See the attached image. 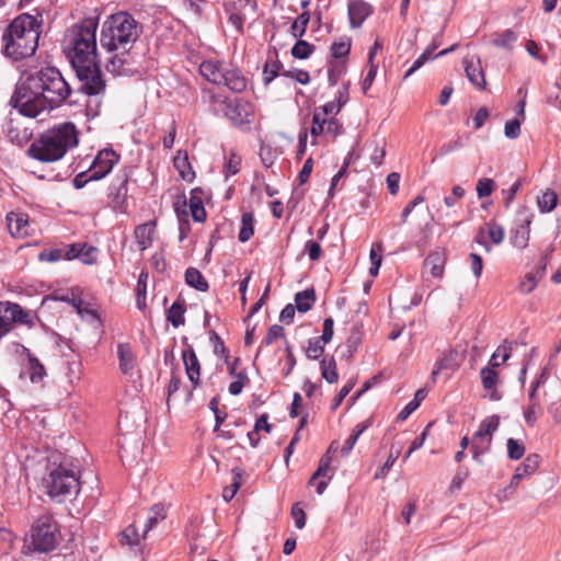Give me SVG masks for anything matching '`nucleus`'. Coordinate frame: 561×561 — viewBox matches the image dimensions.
<instances>
[{
    "instance_id": "1",
    "label": "nucleus",
    "mask_w": 561,
    "mask_h": 561,
    "mask_svg": "<svg viewBox=\"0 0 561 561\" xmlns=\"http://www.w3.org/2000/svg\"><path fill=\"white\" fill-rule=\"evenodd\" d=\"M70 92L60 71L55 67H45L26 76L18 84L11 104L24 116L35 118L47 108L61 104Z\"/></svg>"
},
{
    "instance_id": "2",
    "label": "nucleus",
    "mask_w": 561,
    "mask_h": 561,
    "mask_svg": "<svg viewBox=\"0 0 561 561\" xmlns=\"http://www.w3.org/2000/svg\"><path fill=\"white\" fill-rule=\"evenodd\" d=\"M42 22L34 15H18L2 34V53L13 60H22L35 54L42 33Z\"/></svg>"
},
{
    "instance_id": "3",
    "label": "nucleus",
    "mask_w": 561,
    "mask_h": 561,
    "mask_svg": "<svg viewBox=\"0 0 561 561\" xmlns=\"http://www.w3.org/2000/svg\"><path fill=\"white\" fill-rule=\"evenodd\" d=\"M78 131L72 123L58 124L41 134L26 150V154L43 163H53L77 147Z\"/></svg>"
},
{
    "instance_id": "4",
    "label": "nucleus",
    "mask_w": 561,
    "mask_h": 561,
    "mask_svg": "<svg viewBox=\"0 0 561 561\" xmlns=\"http://www.w3.org/2000/svg\"><path fill=\"white\" fill-rule=\"evenodd\" d=\"M99 18H85L69 27L64 37V51L72 66L96 60Z\"/></svg>"
},
{
    "instance_id": "5",
    "label": "nucleus",
    "mask_w": 561,
    "mask_h": 561,
    "mask_svg": "<svg viewBox=\"0 0 561 561\" xmlns=\"http://www.w3.org/2000/svg\"><path fill=\"white\" fill-rule=\"evenodd\" d=\"M141 33V26L128 12L110 15L103 23L100 43L110 53L129 51Z\"/></svg>"
},
{
    "instance_id": "6",
    "label": "nucleus",
    "mask_w": 561,
    "mask_h": 561,
    "mask_svg": "<svg viewBox=\"0 0 561 561\" xmlns=\"http://www.w3.org/2000/svg\"><path fill=\"white\" fill-rule=\"evenodd\" d=\"M42 484L48 496L56 502L65 501L67 496L77 494L80 489L78 471L68 460L50 462Z\"/></svg>"
},
{
    "instance_id": "7",
    "label": "nucleus",
    "mask_w": 561,
    "mask_h": 561,
    "mask_svg": "<svg viewBox=\"0 0 561 561\" xmlns=\"http://www.w3.org/2000/svg\"><path fill=\"white\" fill-rule=\"evenodd\" d=\"M199 73L207 81L224 85L232 92H242L247 88V80L241 71L230 68L217 60H205L199 66Z\"/></svg>"
},
{
    "instance_id": "8",
    "label": "nucleus",
    "mask_w": 561,
    "mask_h": 561,
    "mask_svg": "<svg viewBox=\"0 0 561 561\" xmlns=\"http://www.w3.org/2000/svg\"><path fill=\"white\" fill-rule=\"evenodd\" d=\"M77 72V77L81 82V91L89 96L99 98L105 93V80L103 79L102 71L96 64L92 60L90 64H82L72 66Z\"/></svg>"
},
{
    "instance_id": "9",
    "label": "nucleus",
    "mask_w": 561,
    "mask_h": 561,
    "mask_svg": "<svg viewBox=\"0 0 561 561\" xmlns=\"http://www.w3.org/2000/svg\"><path fill=\"white\" fill-rule=\"evenodd\" d=\"M57 525L50 516L39 517L32 527V545L38 552H49L57 543Z\"/></svg>"
},
{
    "instance_id": "10",
    "label": "nucleus",
    "mask_w": 561,
    "mask_h": 561,
    "mask_svg": "<svg viewBox=\"0 0 561 561\" xmlns=\"http://www.w3.org/2000/svg\"><path fill=\"white\" fill-rule=\"evenodd\" d=\"M127 182L126 173L118 174L111 187L110 192V207L117 211L127 213Z\"/></svg>"
},
{
    "instance_id": "11",
    "label": "nucleus",
    "mask_w": 561,
    "mask_h": 561,
    "mask_svg": "<svg viewBox=\"0 0 561 561\" xmlns=\"http://www.w3.org/2000/svg\"><path fill=\"white\" fill-rule=\"evenodd\" d=\"M118 156L112 149L101 150L95 157L91 167L90 180H101L111 172L113 167L118 162Z\"/></svg>"
},
{
    "instance_id": "12",
    "label": "nucleus",
    "mask_w": 561,
    "mask_h": 561,
    "mask_svg": "<svg viewBox=\"0 0 561 561\" xmlns=\"http://www.w3.org/2000/svg\"><path fill=\"white\" fill-rule=\"evenodd\" d=\"M465 71L468 80L479 90H484L486 85L484 70L478 56H471L463 59Z\"/></svg>"
},
{
    "instance_id": "13",
    "label": "nucleus",
    "mask_w": 561,
    "mask_h": 561,
    "mask_svg": "<svg viewBox=\"0 0 561 561\" xmlns=\"http://www.w3.org/2000/svg\"><path fill=\"white\" fill-rule=\"evenodd\" d=\"M226 116L233 123L241 124L249 122L252 116V106L249 102L236 99L226 104Z\"/></svg>"
},
{
    "instance_id": "14",
    "label": "nucleus",
    "mask_w": 561,
    "mask_h": 561,
    "mask_svg": "<svg viewBox=\"0 0 561 561\" xmlns=\"http://www.w3.org/2000/svg\"><path fill=\"white\" fill-rule=\"evenodd\" d=\"M371 12V5L364 0H350L348 19L351 26L359 27Z\"/></svg>"
},
{
    "instance_id": "15",
    "label": "nucleus",
    "mask_w": 561,
    "mask_h": 561,
    "mask_svg": "<svg viewBox=\"0 0 561 561\" xmlns=\"http://www.w3.org/2000/svg\"><path fill=\"white\" fill-rule=\"evenodd\" d=\"M182 359L188 380L194 387L199 385L201 364L192 346L182 352Z\"/></svg>"
},
{
    "instance_id": "16",
    "label": "nucleus",
    "mask_w": 561,
    "mask_h": 561,
    "mask_svg": "<svg viewBox=\"0 0 561 561\" xmlns=\"http://www.w3.org/2000/svg\"><path fill=\"white\" fill-rule=\"evenodd\" d=\"M531 219L533 215H526L520 219V224L512 230L511 242L515 248L522 250L528 245Z\"/></svg>"
},
{
    "instance_id": "17",
    "label": "nucleus",
    "mask_w": 561,
    "mask_h": 561,
    "mask_svg": "<svg viewBox=\"0 0 561 561\" xmlns=\"http://www.w3.org/2000/svg\"><path fill=\"white\" fill-rule=\"evenodd\" d=\"M480 376L483 388L488 391V398L491 401H500L502 393L496 388L499 374L494 370V367H483L480 371Z\"/></svg>"
},
{
    "instance_id": "18",
    "label": "nucleus",
    "mask_w": 561,
    "mask_h": 561,
    "mask_svg": "<svg viewBox=\"0 0 561 561\" xmlns=\"http://www.w3.org/2000/svg\"><path fill=\"white\" fill-rule=\"evenodd\" d=\"M461 358L458 351L449 348L444 352L437 359L435 367L432 371V378L435 380L436 376L445 370H455L460 365Z\"/></svg>"
},
{
    "instance_id": "19",
    "label": "nucleus",
    "mask_w": 561,
    "mask_h": 561,
    "mask_svg": "<svg viewBox=\"0 0 561 561\" xmlns=\"http://www.w3.org/2000/svg\"><path fill=\"white\" fill-rule=\"evenodd\" d=\"M7 225L13 237L24 238L28 236V218L22 213H10L7 215Z\"/></svg>"
},
{
    "instance_id": "20",
    "label": "nucleus",
    "mask_w": 561,
    "mask_h": 561,
    "mask_svg": "<svg viewBox=\"0 0 561 561\" xmlns=\"http://www.w3.org/2000/svg\"><path fill=\"white\" fill-rule=\"evenodd\" d=\"M446 264V253L442 248H436L430 252L424 261L425 267H430L431 274L436 278H442Z\"/></svg>"
},
{
    "instance_id": "21",
    "label": "nucleus",
    "mask_w": 561,
    "mask_h": 561,
    "mask_svg": "<svg viewBox=\"0 0 561 561\" xmlns=\"http://www.w3.org/2000/svg\"><path fill=\"white\" fill-rule=\"evenodd\" d=\"M540 457L537 454L528 455L524 461L515 469V472L511 479L512 482L519 484V481L533 474L539 467Z\"/></svg>"
},
{
    "instance_id": "22",
    "label": "nucleus",
    "mask_w": 561,
    "mask_h": 561,
    "mask_svg": "<svg viewBox=\"0 0 561 561\" xmlns=\"http://www.w3.org/2000/svg\"><path fill=\"white\" fill-rule=\"evenodd\" d=\"M127 54L128 51L121 50L119 54L111 56L105 65L106 70L115 76L128 75L131 69L129 68L130 62Z\"/></svg>"
},
{
    "instance_id": "23",
    "label": "nucleus",
    "mask_w": 561,
    "mask_h": 561,
    "mask_svg": "<svg viewBox=\"0 0 561 561\" xmlns=\"http://www.w3.org/2000/svg\"><path fill=\"white\" fill-rule=\"evenodd\" d=\"M485 231L491 239V241L494 244H500L504 239V229L502 226L495 224V222H489L486 224L485 228H481L476 237V241L480 244L485 245V250L489 252L491 251V248L485 244L484 238H485Z\"/></svg>"
},
{
    "instance_id": "24",
    "label": "nucleus",
    "mask_w": 561,
    "mask_h": 561,
    "mask_svg": "<svg viewBox=\"0 0 561 561\" xmlns=\"http://www.w3.org/2000/svg\"><path fill=\"white\" fill-rule=\"evenodd\" d=\"M518 35L515 31L507 28L502 32L491 34L490 43L497 48L511 51L517 42Z\"/></svg>"
},
{
    "instance_id": "25",
    "label": "nucleus",
    "mask_w": 561,
    "mask_h": 561,
    "mask_svg": "<svg viewBox=\"0 0 561 561\" xmlns=\"http://www.w3.org/2000/svg\"><path fill=\"white\" fill-rule=\"evenodd\" d=\"M3 319L8 320V332L12 329L14 322L26 323L30 314L24 311L18 304L8 302L4 306Z\"/></svg>"
},
{
    "instance_id": "26",
    "label": "nucleus",
    "mask_w": 561,
    "mask_h": 561,
    "mask_svg": "<svg viewBox=\"0 0 561 561\" xmlns=\"http://www.w3.org/2000/svg\"><path fill=\"white\" fill-rule=\"evenodd\" d=\"M156 231V226L153 222H146L139 225L135 229V237L140 250H146L151 247L153 241V236Z\"/></svg>"
},
{
    "instance_id": "27",
    "label": "nucleus",
    "mask_w": 561,
    "mask_h": 561,
    "mask_svg": "<svg viewBox=\"0 0 561 561\" xmlns=\"http://www.w3.org/2000/svg\"><path fill=\"white\" fill-rule=\"evenodd\" d=\"M96 249L88 244H73L69 252V259L79 257L85 264H94L96 262Z\"/></svg>"
},
{
    "instance_id": "28",
    "label": "nucleus",
    "mask_w": 561,
    "mask_h": 561,
    "mask_svg": "<svg viewBox=\"0 0 561 561\" xmlns=\"http://www.w3.org/2000/svg\"><path fill=\"white\" fill-rule=\"evenodd\" d=\"M117 355L121 371L125 375L130 374L135 366V355L129 344H118Z\"/></svg>"
},
{
    "instance_id": "29",
    "label": "nucleus",
    "mask_w": 561,
    "mask_h": 561,
    "mask_svg": "<svg viewBox=\"0 0 561 561\" xmlns=\"http://www.w3.org/2000/svg\"><path fill=\"white\" fill-rule=\"evenodd\" d=\"M500 425V417L497 415H491L483 420L476 433L477 438H486L488 446L491 444L492 434L497 430Z\"/></svg>"
},
{
    "instance_id": "30",
    "label": "nucleus",
    "mask_w": 561,
    "mask_h": 561,
    "mask_svg": "<svg viewBox=\"0 0 561 561\" xmlns=\"http://www.w3.org/2000/svg\"><path fill=\"white\" fill-rule=\"evenodd\" d=\"M316 301V293L313 288H308L299 291L295 296L296 308L299 312L309 311Z\"/></svg>"
},
{
    "instance_id": "31",
    "label": "nucleus",
    "mask_w": 561,
    "mask_h": 561,
    "mask_svg": "<svg viewBox=\"0 0 561 561\" xmlns=\"http://www.w3.org/2000/svg\"><path fill=\"white\" fill-rule=\"evenodd\" d=\"M558 204V195L554 191L547 188L537 197V206L540 213L552 211Z\"/></svg>"
},
{
    "instance_id": "32",
    "label": "nucleus",
    "mask_w": 561,
    "mask_h": 561,
    "mask_svg": "<svg viewBox=\"0 0 561 561\" xmlns=\"http://www.w3.org/2000/svg\"><path fill=\"white\" fill-rule=\"evenodd\" d=\"M185 282L188 286L199 290L206 291L208 289V283L202 273L195 267H188L185 272Z\"/></svg>"
},
{
    "instance_id": "33",
    "label": "nucleus",
    "mask_w": 561,
    "mask_h": 561,
    "mask_svg": "<svg viewBox=\"0 0 561 561\" xmlns=\"http://www.w3.org/2000/svg\"><path fill=\"white\" fill-rule=\"evenodd\" d=\"M26 373L30 375V380L33 383L42 382L46 375L44 366L38 362L36 357L32 356L31 354H28Z\"/></svg>"
},
{
    "instance_id": "34",
    "label": "nucleus",
    "mask_w": 561,
    "mask_h": 561,
    "mask_svg": "<svg viewBox=\"0 0 561 561\" xmlns=\"http://www.w3.org/2000/svg\"><path fill=\"white\" fill-rule=\"evenodd\" d=\"M320 369L322 377L329 382V383H335L339 379V374L336 370V363L333 357H324L320 362Z\"/></svg>"
},
{
    "instance_id": "35",
    "label": "nucleus",
    "mask_w": 561,
    "mask_h": 561,
    "mask_svg": "<svg viewBox=\"0 0 561 561\" xmlns=\"http://www.w3.org/2000/svg\"><path fill=\"white\" fill-rule=\"evenodd\" d=\"M382 252H383V247H382V243L381 242H377V243H374L371 249H370V253H369V259H370V268H369V274L371 276H377L378 275V272H379V268H380V265H381V262H382Z\"/></svg>"
},
{
    "instance_id": "36",
    "label": "nucleus",
    "mask_w": 561,
    "mask_h": 561,
    "mask_svg": "<svg viewBox=\"0 0 561 561\" xmlns=\"http://www.w3.org/2000/svg\"><path fill=\"white\" fill-rule=\"evenodd\" d=\"M184 312L185 308L183 302H173L168 310V321H170L174 328L183 325L185 322Z\"/></svg>"
},
{
    "instance_id": "37",
    "label": "nucleus",
    "mask_w": 561,
    "mask_h": 561,
    "mask_svg": "<svg viewBox=\"0 0 561 561\" xmlns=\"http://www.w3.org/2000/svg\"><path fill=\"white\" fill-rule=\"evenodd\" d=\"M253 215L251 213H244L241 217V229L239 231L238 239L240 242H247L254 233L253 228Z\"/></svg>"
},
{
    "instance_id": "38",
    "label": "nucleus",
    "mask_w": 561,
    "mask_h": 561,
    "mask_svg": "<svg viewBox=\"0 0 561 561\" xmlns=\"http://www.w3.org/2000/svg\"><path fill=\"white\" fill-rule=\"evenodd\" d=\"M242 483V472L240 469L232 470V483L225 488L222 491V497L226 502L231 501L237 494Z\"/></svg>"
},
{
    "instance_id": "39",
    "label": "nucleus",
    "mask_w": 561,
    "mask_h": 561,
    "mask_svg": "<svg viewBox=\"0 0 561 561\" xmlns=\"http://www.w3.org/2000/svg\"><path fill=\"white\" fill-rule=\"evenodd\" d=\"M162 505H153L150 512L149 517L147 518V522L144 527V534L142 537L146 538V535L149 530H151L160 520L164 519V512H163Z\"/></svg>"
},
{
    "instance_id": "40",
    "label": "nucleus",
    "mask_w": 561,
    "mask_h": 561,
    "mask_svg": "<svg viewBox=\"0 0 561 561\" xmlns=\"http://www.w3.org/2000/svg\"><path fill=\"white\" fill-rule=\"evenodd\" d=\"M512 345L506 341L500 345L496 351L493 353L490 359L491 367H497L501 363L506 362L511 356Z\"/></svg>"
},
{
    "instance_id": "41",
    "label": "nucleus",
    "mask_w": 561,
    "mask_h": 561,
    "mask_svg": "<svg viewBox=\"0 0 561 561\" xmlns=\"http://www.w3.org/2000/svg\"><path fill=\"white\" fill-rule=\"evenodd\" d=\"M174 167L178 169L181 178L186 181L193 179L194 172L188 164L187 154L182 156L181 152L174 158Z\"/></svg>"
},
{
    "instance_id": "42",
    "label": "nucleus",
    "mask_w": 561,
    "mask_h": 561,
    "mask_svg": "<svg viewBox=\"0 0 561 561\" xmlns=\"http://www.w3.org/2000/svg\"><path fill=\"white\" fill-rule=\"evenodd\" d=\"M327 343L319 340L318 337L310 339L305 350V354L309 359H318L324 353V346Z\"/></svg>"
},
{
    "instance_id": "43",
    "label": "nucleus",
    "mask_w": 561,
    "mask_h": 561,
    "mask_svg": "<svg viewBox=\"0 0 561 561\" xmlns=\"http://www.w3.org/2000/svg\"><path fill=\"white\" fill-rule=\"evenodd\" d=\"M400 455V448H394V446H391L389 456L383 463L375 473V479H382L386 477V474L389 472V470L394 465L396 460L398 459Z\"/></svg>"
},
{
    "instance_id": "44",
    "label": "nucleus",
    "mask_w": 561,
    "mask_h": 561,
    "mask_svg": "<svg viewBox=\"0 0 561 561\" xmlns=\"http://www.w3.org/2000/svg\"><path fill=\"white\" fill-rule=\"evenodd\" d=\"M351 50V38L343 37L339 42H335L331 46V54L335 59L345 57Z\"/></svg>"
},
{
    "instance_id": "45",
    "label": "nucleus",
    "mask_w": 561,
    "mask_h": 561,
    "mask_svg": "<svg viewBox=\"0 0 561 561\" xmlns=\"http://www.w3.org/2000/svg\"><path fill=\"white\" fill-rule=\"evenodd\" d=\"M122 545L135 546L139 542V535L134 525L127 526L119 535Z\"/></svg>"
},
{
    "instance_id": "46",
    "label": "nucleus",
    "mask_w": 561,
    "mask_h": 561,
    "mask_svg": "<svg viewBox=\"0 0 561 561\" xmlns=\"http://www.w3.org/2000/svg\"><path fill=\"white\" fill-rule=\"evenodd\" d=\"M525 454V446L522 442L508 438L507 439V456L512 460L520 459Z\"/></svg>"
},
{
    "instance_id": "47",
    "label": "nucleus",
    "mask_w": 561,
    "mask_h": 561,
    "mask_svg": "<svg viewBox=\"0 0 561 561\" xmlns=\"http://www.w3.org/2000/svg\"><path fill=\"white\" fill-rule=\"evenodd\" d=\"M362 327L354 325L351 330L350 336L346 341V346L348 348L350 356L353 355V353L357 350L358 345L362 342Z\"/></svg>"
},
{
    "instance_id": "48",
    "label": "nucleus",
    "mask_w": 561,
    "mask_h": 561,
    "mask_svg": "<svg viewBox=\"0 0 561 561\" xmlns=\"http://www.w3.org/2000/svg\"><path fill=\"white\" fill-rule=\"evenodd\" d=\"M496 184L492 179L483 178L480 179L477 183V194L479 198L488 197L490 196L493 191L495 190Z\"/></svg>"
},
{
    "instance_id": "49",
    "label": "nucleus",
    "mask_w": 561,
    "mask_h": 561,
    "mask_svg": "<svg viewBox=\"0 0 561 561\" xmlns=\"http://www.w3.org/2000/svg\"><path fill=\"white\" fill-rule=\"evenodd\" d=\"M190 208L195 221L203 222L206 219V211L199 198L192 196L190 199Z\"/></svg>"
},
{
    "instance_id": "50",
    "label": "nucleus",
    "mask_w": 561,
    "mask_h": 561,
    "mask_svg": "<svg viewBox=\"0 0 561 561\" xmlns=\"http://www.w3.org/2000/svg\"><path fill=\"white\" fill-rule=\"evenodd\" d=\"M313 51V46L306 41H298L291 48V55L298 59L308 58Z\"/></svg>"
},
{
    "instance_id": "51",
    "label": "nucleus",
    "mask_w": 561,
    "mask_h": 561,
    "mask_svg": "<svg viewBox=\"0 0 561 561\" xmlns=\"http://www.w3.org/2000/svg\"><path fill=\"white\" fill-rule=\"evenodd\" d=\"M61 299L69 301L82 318L98 319L96 311L89 308L88 306H84L82 299H72V300H69L67 298H61Z\"/></svg>"
},
{
    "instance_id": "52",
    "label": "nucleus",
    "mask_w": 561,
    "mask_h": 561,
    "mask_svg": "<svg viewBox=\"0 0 561 561\" xmlns=\"http://www.w3.org/2000/svg\"><path fill=\"white\" fill-rule=\"evenodd\" d=\"M325 125H327V118L322 114H319L318 112L314 111L313 116H312V125H311V129H310L311 135L313 137H317L321 134H324Z\"/></svg>"
},
{
    "instance_id": "53",
    "label": "nucleus",
    "mask_w": 561,
    "mask_h": 561,
    "mask_svg": "<svg viewBox=\"0 0 561 561\" xmlns=\"http://www.w3.org/2000/svg\"><path fill=\"white\" fill-rule=\"evenodd\" d=\"M540 411H541V407H540L539 402H529L528 407L524 411L525 422L529 426H533L535 424V422L537 421L538 414Z\"/></svg>"
},
{
    "instance_id": "54",
    "label": "nucleus",
    "mask_w": 561,
    "mask_h": 561,
    "mask_svg": "<svg viewBox=\"0 0 561 561\" xmlns=\"http://www.w3.org/2000/svg\"><path fill=\"white\" fill-rule=\"evenodd\" d=\"M540 277H541L540 275L537 276V274H534V273L526 274L524 279H522V282L519 283V290L524 294L531 293L536 288V286L538 284V279Z\"/></svg>"
},
{
    "instance_id": "55",
    "label": "nucleus",
    "mask_w": 561,
    "mask_h": 561,
    "mask_svg": "<svg viewBox=\"0 0 561 561\" xmlns=\"http://www.w3.org/2000/svg\"><path fill=\"white\" fill-rule=\"evenodd\" d=\"M344 72V65L340 61H331L328 72V81L331 85H335Z\"/></svg>"
},
{
    "instance_id": "56",
    "label": "nucleus",
    "mask_w": 561,
    "mask_h": 561,
    "mask_svg": "<svg viewBox=\"0 0 561 561\" xmlns=\"http://www.w3.org/2000/svg\"><path fill=\"white\" fill-rule=\"evenodd\" d=\"M309 20L310 16L308 12H302L297 16L296 21L293 24L295 36L301 37L305 34Z\"/></svg>"
},
{
    "instance_id": "57",
    "label": "nucleus",
    "mask_w": 561,
    "mask_h": 561,
    "mask_svg": "<svg viewBox=\"0 0 561 561\" xmlns=\"http://www.w3.org/2000/svg\"><path fill=\"white\" fill-rule=\"evenodd\" d=\"M284 337H285L284 328L282 325H278V324H273L272 327H270V329L267 331V334L264 337L263 343L268 346L275 340L284 339Z\"/></svg>"
},
{
    "instance_id": "58",
    "label": "nucleus",
    "mask_w": 561,
    "mask_h": 561,
    "mask_svg": "<svg viewBox=\"0 0 561 561\" xmlns=\"http://www.w3.org/2000/svg\"><path fill=\"white\" fill-rule=\"evenodd\" d=\"M245 381H248V376L243 371H240L236 375V380L232 381L230 385H229V392L232 394V396H238L241 393L243 387H244V383Z\"/></svg>"
},
{
    "instance_id": "59",
    "label": "nucleus",
    "mask_w": 561,
    "mask_h": 561,
    "mask_svg": "<svg viewBox=\"0 0 561 561\" xmlns=\"http://www.w3.org/2000/svg\"><path fill=\"white\" fill-rule=\"evenodd\" d=\"M520 134V121L518 118L506 122L504 135L510 139H516Z\"/></svg>"
},
{
    "instance_id": "60",
    "label": "nucleus",
    "mask_w": 561,
    "mask_h": 561,
    "mask_svg": "<svg viewBox=\"0 0 561 561\" xmlns=\"http://www.w3.org/2000/svg\"><path fill=\"white\" fill-rule=\"evenodd\" d=\"M319 114H322L325 118L334 117L341 111V104H336L335 101L328 102L327 104L319 106L314 110Z\"/></svg>"
},
{
    "instance_id": "61",
    "label": "nucleus",
    "mask_w": 561,
    "mask_h": 561,
    "mask_svg": "<svg viewBox=\"0 0 561 561\" xmlns=\"http://www.w3.org/2000/svg\"><path fill=\"white\" fill-rule=\"evenodd\" d=\"M279 71V65L277 61H267L264 66L263 70V80L265 84H268Z\"/></svg>"
},
{
    "instance_id": "62",
    "label": "nucleus",
    "mask_w": 561,
    "mask_h": 561,
    "mask_svg": "<svg viewBox=\"0 0 561 561\" xmlns=\"http://www.w3.org/2000/svg\"><path fill=\"white\" fill-rule=\"evenodd\" d=\"M305 253L308 254L311 261H317L320 259L322 250L317 241L308 240L305 244Z\"/></svg>"
},
{
    "instance_id": "63",
    "label": "nucleus",
    "mask_w": 561,
    "mask_h": 561,
    "mask_svg": "<svg viewBox=\"0 0 561 561\" xmlns=\"http://www.w3.org/2000/svg\"><path fill=\"white\" fill-rule=\"evenodd\" d=\"M465 196V188L460 185H455L451 190V195L444 198V204L447 207H453L455 204Z\"/></svg>"
},
{
    "instance_id": "64",
    "label": "nucleus",
    "mask_w": 561,
    "mask_h": 561,
    "mask_svg": "<svg viewBox=\"0 0 561 561\" xmlns=\"http://www.w3.org/2000/svg\"><path fill=\"white\" fill-rule=\"evenodd\" d=\"M291 517L294 518L295 525L298 529L304 528L306 524V514L299 503L293 505Z\"/></svg>"
}]
</instances>
